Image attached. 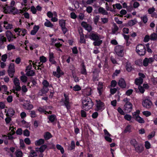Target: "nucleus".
<instances>
[{
  "label": "nucleus",
  "mask_w": 157,
  "mask_h": 157,
  "mask_svg": "<svg viewBox=\"0 0 157 157\" xmlns=\"http://www.w3.org/2000/svg\"><path fill=\"white\" fill-rule=\"evenodd\" d=\"M48 119L49 120V121H48V123L50 122L52 123L57 120L56 116L55 114L48 115Z\"/></svg>",
  "instance_id": "4468645a"
},
{
  "label": "nucleus",
  "mask_w": 157,
  "mask_h": 157,
  "mask_svg": "<svg viewBox=\"0 0 157 157\" xmlns=\"http://www.w3.org/2000/svg\"><path fill=\"white\" fill-rule=\"evenodd\" d=\"M31 11L34 14H36L37 11L36 9L34 6H32L31 7Z\"/></svg>",
  "instance_id": "774afa93"
},
{
  "label": "nucleus",
  "mask_w": 157,
  "mask_h": 157,
  "mask_svg": "<svg viewBox=\"0 0 157 157\" xmlns=\"http://www.w3.org/2000/svg\"><path fill=\"white\" fill-rule=\"evenodd\" d=\"M37 110L40 112L41 113H44L46 114V111L44 109L41 107H39L38 108Z\"/></svg>",
  "instance_id": "4d7b16f0"
},
{
  "label": "nucleus",
  "mask_w": 157,
  "mask_h": 157,
  "mask_svg": "<svg viewBox=\"0 0 157 157\" xmlns=\"http://www.w3.org/2000/svg\"><path fill=\"white\" fill-rule=\"evenodd\" d=\"M44 137L45 140H47L52 138V136L50 132H47L44 133Z\"/></svg>",
  "instance_id": "5701e85b"
},
{
  "label": "nucleus",
  "mask_w": 157,
  "mask_h": 157,
  "mask_svg": "<svg viewBox=\"0 0 157 157\" xmlns=\"http://www.w3.org/2000/svg\"><path fill=\"white\" fill-rule=\"evenodd\" d=\"M104 88L103 83L101 82H99V94L100 95L103 93Z\"/></svg>",
  "instance_id": "412c9836"
},
{
  "label": "nucleus",
  "mask_w": 157,
  "mask_h": 157,
  "mask_svg": "<svg viewBox=\"0 0 157 157\" xmlns=\"http://www.w3.org/2000/svg\"><path fill=\"white\" fill-rule=\"evenodd\" d=\"M143 114L147 117L151 115V113L148 111H144L143 112Z\"/></svg>",
  "instance_id": "680f3d73"
},
{
  "label": "nucleus",
  "mask_w": 157,
  "mask_h": 157,
  "mask_svg": "<svg viewBox=\"0 0 157 157\" xmlns=\"http://www.w3.org/2000/svg\"><path fill=\"white\" fill-rule=\"evenodd\" d=\"M130 143L134 147L138 144L136 140L135 139L131 140L130 141Z\"/></svg>",
  "instance_id": "09e8293b"
},
{
  "label": "nucleus",
  "mask_w": 157,
  "mask_h": 157,
  "mask_svg": "<svg viewBox=\"0 0 157 157\" xmlns=\"http://www.w3.org/2000/svg\"><path fill=\"white\" fill-rule=\"evenodd\" d=\"M150 39L151 40H157V34L153 33L150 36Z\"/></svg>",
  "instance_id": "7c9ffc66"
},
{
  "label": "nucleus",
  "mask_w": 157,
  "mask_h": 157,
  "mask_svg": "<svg viewBox=\"0 0 157 157\" xmlns=\"http://www.w3.org/2000/svg\"><path fill=\"white\" fill-rule=\"evenodd\" d=\"M124 48L121 45L116 46L115 48V51L117 55L120 57H122L123 56V50Z\"/></svg>",
  "instance_id": "423d86ee"
},
{
  "label": "nucleus",
  "mask_w": 157,
  "mask_h": 157,
  "mask_svg": "<svg viewBox=\"0 0 157 157\" xmlns=\"http://www.w3.org/2000/svg\"><path fill=\"white\" fill-rule=\"evenodd\" d=\"M44 143V140L43 139H40L35 141V144L36 146H40L43 145Z\"/></svg>",
  "instance_id": "aec40b11"
},
{
  "label": "nucleus",
  "mask_w": 157,
  "mask_h": 157,
  "mask_svg": "<svg viewBox=\"0 0 157 157\" xmlns=\"http://www.w3.org/2000/svg\"><path fill=\"white\" fill-rule=\"evenodd\" d=\"M73 90L75 91H78L81 90V87L78 85H76L73 87Z\"/></svg>",
  "instance_id": "a18cd8bd"
},
{
  "label": "nucleus",
  "mask_w": 157,
  "mask_h": 157,
  "mask_svg": "<svg viewBox=\"0 0 157 157\" xmlns=\"http://www.w3.org/2000/svg\"><path fill=\"white\" fill-rule=\"evenodd\" d=\"M99 12L101 13L103 15L108 14V12L102 8L100 7L99 8Z\"/></svg>",
  "instance_id": "79ce46f5"
},
{
  "label": "nucleus",
  "mask_w": 157,
  "mask_h": 157,
  "mask_svg": "<svg viewBox=\"0 0 157 157\" xmlns=\"http://www.w3.org/2000/svg\"><path fill=\"white\" fill-rule=\"evenodd\" d=\"M30 114L31 118H35L36 116L35 112L34 110L31 111Z\"/></svg>",
  "instance_id": "bf43d9fd"
},
{
  "label": "nucleus",
  "mask_w": 157,
  "mask_h": 157,
  "mask_svg": "<svg viewBox=\"0 0 157 157\" xmlns=\"http://www.w3.org/2000/svg\"><path fill=\"white\" fill-rule=\"evenodd\" d=\"M88 37L91 40H98V36L94 33H91L89 35Z\"/></svg>",
  "instance_id": "6ab92c4d"
},
{
  "label": "nucleus",
  "mask_w": 157,
  "mask_h": 157,
  "mask_svg": "<svg viewBox=\"0 0 157 157\" xmlns=\"http://www.w3.org/2000/svg\"><path fill=\"white\" fill-rule=\"evenodd\" d=\"M6 38L4 36H1L0 38V45H2L3 44L4 42L6 41Z\"/></svg>",
  "instance_id": "4c0bfd02"
},
{
  "label": "nucleus",
  "mask_w": 157,
  "mask_h": 157,
  "mask_svg": "<svg viewBox=\"0 0 157 157\" xmlns=\"http://www.w3.org/2000/svg\"><path fill=\"white\" fill-rule=\"evenodd\" d=\"M118 85L122 88H125L126 86V82L123 78H121L118 83Z\"/></svg>",
  "instance_id": "a211bd4d"
},
{
  "label": "nucleus",
  "mask_w": 157,
  "mask_h": 157,
  "mask_svg": "<svg viewBox=\"0 0 157 157\" xmlns=\"http://www.w3.org/2000/svg\"><path fill=\"white\" fill-rule=\"evenodd\" d=\"M142 104L144 107L149 109L151 107L152 103L150 100L147 99L143 100Z\"/></svg>",
  "instance_id": "0eeeda50"
},
{
  "label": "nucleus",
  "mask_w": 157,
  "mask_h": 157,
  "mask_svg": "<svg viewBox=\"0 0 157 157\" xmlns=\"http://www.w3.org/2000/svg\"><path fill=\"white\" fill-rule=\"evenodd\" d=\"M16 133L18 135H21L22 133V129L21 128H18L16 131Z\"/></svg>",
  "instance_id": "0e129e2a"
},
{
  "label": "nucleus",
  "mask_w": 157,
  "mask_h": 157,
  "mask_svg": "<svg viewBox=\"0 0 157 157\" xmlns=\"http://www.w3.org/2000/svg\"><path fill=\"white\" fill-rule=\"evenodd\" d=\"M47 146L46 144H43L41 146L39 147H36V151L37 152L39 151L40 153L43 152L47 148Z\"/></svg>",
  "instance_id": "f3484780"
},
{
  "label": "nucleus",
  "mask_w": 157,
  "mask_h": 157,
  "mask_svg": "<svg viewBox=\"0 0 157 157\" xmlns=\"http://www.w3.org/2000/svg\"><path fill=\"white\" fill-rule=\"evenodd\" d=\"M6 36L9 42L13 41L14 39L16 38L15 35H13L11 32L7 31L6 33Z\"/></svg>",
  "instance_id": "1a4fd4ad"
},
{
  "label": "nucleus",
  "mask_w": 157,
  "mask_h": 157,
  "mask_svg": "<svg viewBox=\"0 0 157 157\" xmlns=\"http://www.w3.org/2000/svg\"><path fill=\"white\" fill-rule=\"evenodd\" d=\"M75 147V143L74 140L71 141V145L69 147H68V150L71 151L74 150Z\"/></svg>",
  "instance_id": "c85d7f7f"
},
{
  "label": "nucleus",
  "mask_w": 157,
  "mask_h": 157,
  "mask_svg": "<svg viewBox=\"0 0 157 157\" xmlns=\"http://www.w3.org/2000/svg\"><path fill=\"white\" fill-rule=\"evenodd\" d=\"M153 59L152 58L148 59L147 58H145L143 61V64L144 66L146 67L148 65L149 63H151L153 61Z\"/></svg>",
  "instance_id": "ddd939ff"
},
{
  "label": "nucleus",
  "mask_w": 157,
  "mask_h": 157,
  "mask_svg": "<svg viewBox=\"0 0 157 157\" xmlns=\"http://www.w3.org/2000/svg\"><path fill=\"white\" fill-rule=\"evenodd\" d=\"M81 25L83 27L85 28V29L87 30L88 32H90L91 31L92 29L91 26L87 24L86 22L82 21L81 23Z\"/></svg>",
  "instance_id": "9d476101"
},
{
  "label": "nucleus",
  "mask_w": 157,
  "mask_h": 157,
  "mask_svg": "<svg viewBox=\"0 0 157 157\" xmlns=\"http://www.w3.org/2000/svg\"><path fill=\"white\" fill-rule=\"evenodd\" d=\"M20 29L19 33H17V35L19 36H24L27 33V30L24 29Z\"/></svg>",
  "instance_id": "4be33fe9"
},
{
  "label": "nucleus",
  "mask_w": 157,
  "mask_h": 157,
  "mask_svg": "<svg viewBox=\"0 0 157 157\" xmlns=\"http://www.w3.org/2000/svg\"><path fill=\"white\" fill-rule=\"evenodd\" d=\"M140 113V111L139 110H137L135 112H134L132 113L133 117L135 118L136 117L139 116V114Z\"/></svg>",
  "instance_id": "3c124183"
},
{
  "label": "nucleus",
  "mask_w": 157,
  "mask_h": 157,
  "mask_svg": "<svg viewBox=\"0 0 157 157\" xmlns=\"http://www.w3.org/2000/svg\"><path fill=\"white\" fill-rule=\"evenodd\" d=\"M93 81L94 82L98 81V71L96 69H95L93 71Z\"/></svg>",
  "instance_id": "2eb2a0df"
},
{
  "label": "nucleus",
  "mask_w": 157,
  "mask_h": 157,
  "mask_svg": "<svg viewBox=\"0 0 157 157\" xmlns=\"http://www.w3.org/2000/svg\"><path fill=\"white\" fill-rule=\"evenodd\" d=\"M72 52L74 54H77L78 53V51L76 47H74L72 49Z\"/></svg>",
  "instance_id": "69168bd1"
},
{
  "label": "nucleus",
  "mask_w": 157,
  "mask_h": 157,
  "mask_svg": "<svg viewBox=\"0 0 157 157\" xmlns=\"http://www.w3.org/2000/svg\"><path fill=\"white\" fill-rule=\"evenodd\" d=\"M124 118L128 121H130L131 120L132 117V116L128 114H126L124 116Z\"/></svg>",
  "instance_id": "338daca9"
},
{
  "label": "nucleus",
  "mask_w": 157,
  "mask_h": 157,
  "mask_svg": "<svg viewBox=\"0 0 157 157\" xmlns=\"http://www.w3.org/2000/svg\"><path fill=\"white\" fill-rule=\"evenodd\" d=\"M42 84L43 85V87L40 90L42 94H46L49 90L48 87H52V85L51 84L50 85L49 82L45 79L43 80Z\"/></svg>",
  "instance_id": "f03ea898"
},
{
  "label": "nucleus",
  "mask_w": 157,
  "mask_h": 157,
  "mask_svg": "<svg viewBox=\"0 0 157 157\" xmlns=\"http://www.w3.org/2000/svg\"><path fill=\"white\" fill-rule=\"evenodd\" d=\"M20 79L23 82H26L28 79L27 77L24 75H21L20 77Z\"/></svg>",
  "instance_id": "a19ab883"
},
{
  "label": "nucleus",
  "mask_w": 157,
  "mask_h": 157,
  "mask_svg": "<svg viewBox=\"0 0 157 157\" xmlns=\"http://www.w3.org/2000/svg\"><path fill=\"white\" fill-rule=\"evenodd\" d=\"M10 13H12L14 15V12L17 11L18 10L13 7H8Z\"/></svg>",
  "instance_id": "ea45409f"
},
{
  "label": "nucleus",
  "mask_w": 157,
  "mask_h": 157,
  "mask_svg": "<svg viewBox=\"0 0 157 157\" xmlns=\"http://www.w3.org/2000/svg\"><path fill=\"white\" fill-rule=\"evenodd\" d=\"M15 153L17 157H22V153L21 151H17Z\"/></svg>",
  "instance_id": "864d4df0"
},
{
  "label": "nucleus",
  "mask_w": 157,
  "mask_h": 157,
  "mask_svg": "<svg viewBox=\"0 0 157 157\" xmlns=\"http://www.w3.org/2000/svg\"><path fill=\"white\" fill-rule=\"evenodd\" d=\"M59 25L61 28L65 26L66 21L63 19L59 20Z\"/></svg>",
  "instance_id": "473e14b6"
},
{
  "label": "nucleus",
  "mask_w": 157,
  "mask_h": 157,
  "mask_svg": "<svg viewBox=\"0 0 157 157\" xmlns=\"http://www.w3.org/2000/svg\"><path fill=\"white\" fill-rule=\"evenodd\" d=\"M56 71L61 76L63 75L64 73L62 71L59 66L57 67Z\"/></svg>",
  "instance_id": "c03bdc74"
},
{
  "label": "nucleus",
  "mask_w": 157,
  "mask_h": 157,
  "mask_svg": "<svg viewBox=\"0 0 157 157\" xmlns=\"http://www.w3.org/2000/svg\"><path fill=\"white\" fill-rule=\"evenodd\" d=\"M49 61L52 64H55L56 63V61L55 60V57L53 52H50L49 53Z\"/></svg>",
  "instance_id": "dca6fc26"
},
{
  "label": "nucleus",
  "mask_w": 157,
  "mask_h": 157,
  "mask_svg": "<svg viewBox=\"0 0 157 157\" xmlns=\"http://www.w3.org/2000/svg\"><path fill=\"white\" fill-rule=\"evenodd\" d=\"M91 89L86 90L84 91V94L87 96H90L91 95Z\"/></svg>",
  "instance_id": "13d9d810"
},
{
  "label": "nucleus",
  "mask_w": 157,
  "mask_h": 157,
  "mask_svg": "<svg viewBox=\"0 0 157 157\" xmlns=\"http://www.w3.org/2000/svg\"><path fill=\"white\" fill-rule=\"evenodd\" d=\"M136 120L140 123H144L145 122L144 119L139 116L136 117Z\"/></svg>",
  "instance_id": "58836bf2"
},
{
  "label": "nucleus",
  "mask_w": 157,
  "mask_h": 157,
  "mask_svg": "<svg viewBox=\"0 0 157 157\" xmlns=\"http://www.w3.org/2000/svg\"><path fill=\"white\" fill-rule=\"evenodd\" d=\"M136 52L140 56H144L146 52L145 46L142 44L138 45L136 48Z\"/></svg>",
  "instance_id": "7ed1b4c3"
},
{
  "label": "nucleus",
  "mask_w": 157,
  "mask_h": 157,
  "mask_svg": "<svg viewBox=\"0 0 157 157\" xmlns=\"http://www.w3.org/2000/svg\"><path fill=\"white\" fill-rule=\"evenodd\" d=\"M36 156V153L34 150H32L31 151L29 157H34Z\"/></svg>",
  "instance_id": "e2e57ef3"
},
{
  "label": "nucleus",
  "mask_w": 157,
  "mask_h": 157,
  "mask_svg": "<svg viewBox=\"0 0 157 157\" xmlns=\"http://www.w3.org/2000/svg\"><path fill=\"white\" fill-rule=\"evenodd\" d=\"M26 75L28 76H33L35 75V73L33 70H29L26 72Z\"/></svg>",
  "instance_id": "c756f323"
},
{
  "label": "nucleus",
  "mask_w": 157,
  "mask_h": 157,
  "mask_svg": "<svg viewBox=\"0 0 157 157\" xmlns=\"http://www.w3.org/2000/svg\"><path fill=\"white\" fill-rule=\"evenodd\" d=\"M81 74L85 75H87V72L86 69V67L84 62L82 63L81 64Z\"/></svg>",
  "instance_id": "9b49d317"
},
{
  "label": "nucleus",
  "mask_w": 157,
  "mask_h": 157,
  "mask_svg": "<svg viewBox=\"0 0 157 157\" xmlns=\"http://www.w3.org/2000/svg\"><path fill=\"white\" fill-rule=\"evenodd\" d=\"M56 147L57 149L60 151L61 153L62 154H63L64 151L63 147L60 145L57 144L56 145Z\"/></svg>",
  "instance_id": "f704fd0d"
},
{
  "label": "nucleus",
  "mask_w": 157,
  "mask_h": 157,
  "mask_svg": "<svg viewBox=\"0 0 157 157\" xmlns=\"http://www.w3.org/2000/svg\"><path fill=\"white\" fill-rule=\"evenodd\" d=\"M131 132V127L130 125H128L124 131V133H126L127 132Z\"/></svg>",
  "instance_id": "49530a36"
},
{
  "label": "nucleus",
  "mask_w": 157,
  "mask_h": 157,
  "mask_svg": "<svg viewBox=\"0 0 157 157\" xmlns=\"http://www.w3.org/2000/svg\"><path fill=\"white\" fill-rule=\"evenodd\" d=\"M132 109V105L130 102L126 103L124 105V110L126 113H129L131 112Z\"/></svg>",
  "instance_id": "6e6552de"
},
{
  "label": "nucleus",
  "mask_w": 157,
  "mask_h": 157,
  "mask_svg": "<svg viewBox=\"0 0 157 157\" xmlns=\"http://www.w3.org/2000/svg\"><path fill=\"white\" fill-rule=\"evenodd\" d=\"M137 22V21L136 19L131 20L128 22V24L129 26H132L136 24Z\"/></svg>",
  "instance_id": "e433bc0d"
},
{
  "label": "nucleus",
  "mask_w": 157,
  "mask_h": 157,
  "mask_svg": "<svg viewBox=\"0 0 157 157\" xmlns=\"http://www.w3.org/2000/svg\"><path fill=\"white\" fill-rule=\"evenodd\" d=\"M119 28L115 23L113 24V27L112 28V32L113 34H115L118 30Z\"/></svg>",
  "instance_id": "cd10ccee"
},
{
  "label": "nucleus",
  "mask_w": 157,
  "mask_h": 157,
  "mask_svg": "<svg viewBox=\"0 0 157 157\" xmlns=\"http://www.w3.org/2000/svg\"><path fill=\"white\" fill-rule=\"evenodd\" d=\"M99 110H103L105 109L104 103L99 100Z\"/></svg>",
  "instance_id": "c9c22d12"
},
{
  "label": "nucleus",
  "mask_w": 157,
  "mask_h": 157,
  "mask_svg": "<svg viewBox=\"0 0 157 157\" xmlns=\"http://www.w3.org/2000/svg\"><path fill=\"white\" fill-rule=\"evenodd\" d=\"M82 109L88 111L92 107L94 104L91 98L88 97H84L82 100Z\"/></svg>",
  "instance_id": "f257e3e1"
},
{
  "label": "nucleus",
  "mask_w": 157,
  "mask_h": 157,
  "mask_svg": "<svg viewBox=\"0 0 157 157\" xmlns=\"http://www.w3.org/2000/svg\"><path fill=\"white\" fill-rule=\"evenodd\" d=\"M30 81L32 82V84L31 85V86H29L30 87H31V86L33 87L35 86L37 84L36 81L32 77L30 78Z\"/></svg>",
  "instance_id": "37998d69"
},
{
  "label": "nucleus",
  "mask_w": 157,
  "mask_h": 157,
  "mask_svg": "<svg viewBox=\"0 0 157 157\" xmlns=\"http://www.w3.org/2000/svg\"><path fill=\"white\" fill-rule=\"evenodd\" d=\"M7 72L10 77L11 78L13 77L15 72L14 64L13 63H11L10 64Z\"/></svg>",
  "instance_id": "20e7f679"
},
{
  "label": "nucleus",
  "mask_w": 157,
  "mask_h": 157,
  "mask_svg": "<svg viewBox=\"0 0 157 157\" xmlns=\"http://www.w3.org/2000/svg\"><path fill=\"white\" fill-rule=\"evenodd\" d=\"M24 106L26 109L28 110H31L33 108V105L32 104L29 103L25 104L24 105Z\"/></svg>",
  "instance_id": "a878e982"
},
{
  "label": "nucleus",
  "mask_w": 157,
  "mask_h": 157,
  "mask_svg": "<svg viewBox=\"0 0 157 157\" xmlns=\"http://www.w3.org/2000/svg\"><path fill=\"white\" fill-rule=\"evenodd\" d=\"M4 27H6V29H11L13 28V25L10 24H9L6 21H5L4 22Z\"/></svg>",
  "instance_id": "393cba45"
},
{
  "label": "nucleus",
  "mask_w": 157,
  "mask_h": 157,
  "mask_svg": "<svg viewBox=\"0 0 157 157\" xmlns=\"http://www.w3.org/2000/svg\"><path fill=\"white\" fill-rule=\"evenodd\" d=\"M143 81V79L141 78L136 79L135 83L137 85H140L142 83Z\"/></svg>",
  "instance_id": "2f4dec72"
},
{
  "label": "nucleus",
  "mask_w": 157,
  "mask_h": 157,
  "mask_svg": "<svg viewBox=\"0 0 157 157\" xmlns=\"http://www.w3.org/2000/svg\"><path fill=\"white\" fill-rule=\"evenodd\" d=\"M14 85L15 86L20 85V83L19 79L17 78H15L13 81Z\"/></svg>",
  "instance_id": "de8ad7c7"
},
{
  "label": "nucleus",
  "mask_w": 157,
  "mask_h": 157,
  "mask_svg": "<svg viewBox=\"0 0 157 157\" xmlns=\"http://www.w3.org/2000/svg\"><path fill=\"white\" fill-rule=\"evenodd\" d=\"M23 135L24 136H29L30 135V132L29 130L26 129L23 131Z\"/></svg>",
  "instance_id": "5fc2aeb1"
},
{
  "label": "nucleus",
  "mask_w": 157,
  "mask_h": 157,
  "mask_svg": "<svg viewBox=\"0 0 157 157\" xmlns=\"http://www.w3.org/2000/svg\"><path fill=\"white\" fill-rule=\"evenodd\" d=\"M63 96L64 97L65 99L62 101L64 103V105L66 107L67 110H68L71 108L69 97L68 95L66 93H64L63 94Z\"/></svg>",
  "instance_id": "39448f33"
},
{
  "label": "nucleus",
  "mask_w": 157,
  "mask_h": 157,
  "mask_svg": "<svg viewBox=\"0 0 157 157\" xmlns=\"http://www.w3.org/2000/svg\"><path fill=\"white\" fill-rule=\"evenodd\" d=\"M135 150L138 153L142 152L144 149V147L141 144H138L134 147Z\"/></svg>",
  "instance_id": "f8f14e48"
},
{
  "label": "nucleus",
  "mask_w": 157,
  "mask_h": 157,
  "mask_svg": "<svg viewBox=\"0 0 157 157\" xmlns=\"http://www.w3.org/2000/svg\"><path fill=\"white\" fill-rule=\"evenodd\" d=\"M126 67L128 71H131L132 69L131 63L128 62L126 63Z\"/></svg>",
  "instance_id": "bb28decb"
},
{
  "label": "nucleus",
  "mask_w": 157,
  "mask_h": 157,
  "mask_svg": "<svg viewBox=\"0 0 157 157\" xmlns=\"http://www.w3.org/2000/svg\"><path fill=\"white\" fill-rule=\"evenodd\" d=\"M79 42L80 44H86V40L84 38V37H80Z\"/></svg>",
  "instance_id": "603ef678"
},
{
  "label": "nucleus",
  "mask_w": 157,
  "mask_h": 157,
  "mask_svg": "<svg viewBox=\"0 0 157 157\" xmlns=\"http://www.w3.org/2000/svg\"><path fill=\"white\" fill-rule=\"evenodd\" d=\"M8 50H10L12 49H15V47L14 45L11 44H9L7 46Z\"/></svg>",
  "instance_id": "052dcab7"
},
{
  "label": "nucleus",
  "mask_w": 157,
  "mask_h": 157,
  "mask_svg": "<svg viewBox=\"0 0 157 157\" xmlns=\"http://www.w3.org/2000/svg\"><path fill=\"white\" fill-rule=\"evenodd\" d=\"M39 60L40 62L38 63L39 64H40V63H43L46 62L47 61V59L45 57L43 56L40 57Z\"/></svg>",
  "instance_id": "72a5a7b5"
},
{
  "label": "nucleus",
  "mask_w": 157,
  "mask_h": 157,
  "mask_svg": "<svg viewBox=\"0 0 157 157\" xmlns=\"http://www.w3.org/2000/svg\"><path fill=\"white\" fill-rule=\"evenodd\" d=\"M140 19L142 20L143 22L145 24L146 23L148 19L147 16L146 15L143 17H140Z\"/></svg>",
  "instance_id": "8fccbe9b"
},
{
  "label": "nucleus",
  "mask_w": 157,
  "mask_h": 157,
  "mask_svg": "<svg viewBox=\"0 0 157 157\" xmlns=\"http://www.w3.org/2000/svg\"><path fill=\"white\" fill-rule=\"evenodd\" d=\"M120 13L121 15L119 14L118 16L121 17H122L123 15H125L126 14L127 12L126 10H122L120 11Z\"/></svg>",
  "instance_id": "6e6d98bb"
},
{
  "label": "nucleus",
  "mask_w": 157,
  "mask_h": 157,
  "mask_svg": "<svg viewBox=\"0 0 157 157\" xmlns=\"http://www.w3.org/2000/svg\"><path fill=\"white\" fill-rule=\"evenodd\" d=\"M46 21L44 23V26L52 28L53 26V24L48 19H46Z\"/></svg>",
  "instance_id": "b1692460"
}]
</instances>
